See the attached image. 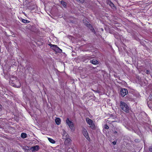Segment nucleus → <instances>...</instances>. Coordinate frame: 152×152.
<instances>
[{"mask_svg":"<svg viewBox=\"0 0 152 152\" xmlns=\"http://www.w3.org/2000/svg\"><path fill=\"white\" fill-rule=\"evenodd\" d=\"M21 136L22 138H25L27 137V136L26 133H22L21 134Z\"/></svg>","mask_w":152,"mask_h":152,"instance_id":"4468645a","label":"nucleus"},{"mask_svg":"<svg viewBox=\"0 0 152 152\" xmlns=\"http://www.w3.org/2000/svg\"><path fill=\"white\" fill-rule=\"evenodd\" d=\"M113 133L115 134H117V132L116 131H115L113 132Z\"/></svg>","mask_w":152,"mask_h":152,"instance_id":"5701e85b","label":"nucleus"},{"mask_svg":"<svg viewBox=\"0 0 152 152\" xmlns=\"http://www.w3.org/2000/svg\"><path fill=\"white\" fill-rule=\"evenodd\" d=\"M33 151H38L39 149V146L38 145H36L35 146L32 147L31 148Z\"/></svg>","mask_w":152,"mask_h":152,"instance_id":"423d86ee","label":"nucleus"},{"mask_svg":"<svg viewBox=\"0 0 152 152\" xmlns=\"http://www.w3.org/2000/svg\"><path fill=\"white\" fill-rule=\"evenodd\" d=\"M67 136H69L68 134L66 135V137L65 138V143L66 144H69L71 142V139L70 138H68V137H67Z\"/></svg>","mask_w":152,"mask_h":152,"instance_id":"0eeeda50","label":"nucleus"},{"mask_svg":"<svg viewBox=\"0 0 152 152\" xmlns=\"http://www.w3.org/2000/svg\"><path fill=\"white\" fill-rule=\"evenodd\" d=\"M104 128L105 129H107L109 128V126L106 124L104 125Z\"/></svg>","mask_w":152,"mask_h":152,"instance_id":"aec40b11","label":"nucleus"},{"mask_svg":"<svg viewBox=\"0 0 152 152\" xmlns=\"http://www.w3.org/2000/svg\"><path fill=\"white\" fill-rule=\"evenodd\" d=\"M82 132L84 136L85 137L88 141L90 142L91 140V139L89 136L88 134L87 130L85 128H83V129Z\"/></svg>","mask_w":152,"mask_h":152,"instance_id":"20e7f679","label":"nucleus"},{"mask_svg":"<svg viewBox=\"0 0 152 152\" xmlns=\"http://www.w3.org/2000/svg\"><path fill=\"white\" fill-rule=\"evenodd\" d=\"M120 94L122 97L128 94V91L126 88H122L120 90Z\"/></svg>","mask_w":152,"mask_h":152,"instance_id":"39448f33","label":"nucleus"},{"mask_svg":"<svg viewBox=\"0 0 152 152\" xmlns=\"http://www.w3.org/2000/svg\"><path fill=\"white\" fill-rule=\"evenodd\" d=\"M55 121L56 124L58 125H59L61 123V119L59 118H56L55 119Z\"/></svg>","mask_w":152,"mask_h":152,"instance_id":"9d476101","label":"nucleus"},{"mask_svg":"<svg viewBox=\"0 0 152 152\" xmlns=\"http://www.w3.org/2000/svg\"><path fill=\"white\" fill-rule=\"evenodd\" d=\"M66 123L69 128L72 130L74 131L75 128L74 127V123L72 122L69 120V118H67L66 120Z\"/></svg>","mask_w":152,"mask_h":152,"instance_id":"7ed1b4c3","label":"nucleus"},{"mask_svg":"<svg viewBox=\"0 0 152 152\" xmlns=\"http://www.w3.org/2000/svg\"><path fill=\"white\" fill-rule=\"evenodd\" d=\"M146 73L147 74H148L150 73V71L149 70H147L146 71Z\"/></svg>","mask_w":152,"mask_h":152,"instance_id":"4be33fe9","label":"nucleus"},{"mask_svg":"<svg viewBox=\"0 0 152 152\" xmlns=\"http://www.w3.org/2000/svg\"><path fill=\"white\" fill-rule=\"evenodd\" d=\"M149 150L150 152H152V145L149 147Z\"/></svg>","mask_w":152,"mask_h":152,"instance_id":"412c9836","label":"nucleus"},{"mask_svg":"<svg viewBox=\"0 0 152 152\" xmlns=\"http://www.w3.org/2000/svg\"><path fill=\"white\" fill-rule=\"evenodd\" d=\"M86 119L87 123L89 125L93 122V120L90 119L89 118H86Z\"/></svg>","mask_w":152,"mask_h":152,"instance_id":"6e6552de","label":"nucleus"},{"mask_svg":"<svg viewBox=\"0 0 152 152\" xmlns=\"http://www.w3.org/2000/svg\"><path fill=\"white\" fill-rule=\"evenodd\" d=\"M91 28L90 29L91 30V31L92 32H93L94 33V34H95L96 32L93 27H92V26H91Z\"/></svg>","mask_w":152,"mask_h":152,"instance_id":"f3484780","label":"nucleus"},{"mask_svg":"<svg viewBox=\"0 0 152 152\" xmlns=\"http://www.w3.org/2000/svg\"><path fill=\"white\" fill-rule=\"evenodd\" d=\"M113 145H115L116 143V142L114 141L113 142Z\"/></svg>","mask_w":152,"mask_h":152,"instance_id":"b1692460","label":"nucleus"},{"mask_svg":"<svg viewBox=\"0 0 152 152\" xmlns=\"http://www.w3.org/2000/svg\"><path fill=\"white\" fill-rule=\"evenodd\" d=\"M48 139L49 141L52 144H54L55 143V140L52 138H48Z\"/></svg>","mask_w":152,"mask_h":152,"instance_id":"ddd939ff","label":"nucleus"},{"mask_svg":"<svg viewBox=\"0 0 152 152\" xmlns=\"http://www.w3.org/2000/svg\"><path fill=\"white\" fill-rule=\"evenodd\" d=\"M120 107L121 109L126 112L128 113L129 112V108L127 104L124 102L122 101L120 102Z\"/></svg>","mask_w":152,"mask_h":152,"instance_id":"f257e3e1","label":"nucleus"},{"mask_svg":"<svg viewBox=\"0 0 152 152\" xmlns=\"http://www.w3.org/2000/svg\"><path fill=\"white\" fill-rule=\"evenodd\" d=\"M52 49L54 50L56 53H61L62 52V50L60 49L57 45H53L51 44H49Z\"/></svg>","mask_w":152,"mask_h":152,"instance_id":"f03ea898","label":"nucleus"},{"mask_svg":"<svg viewBox=\"0 0 152 152\" xmlns=\"http://www.w3.org/2000/svg\"><path fill=\"white\" fill-rule=\"evenodd\" d=\"M22 22L24 23H28L30 22L29 21L24 19H22Z\"/></svg>","mask_w":152,"mask_h":152,"instance_id":"2eb2a0df","label":"nucleus"},{"mask_svg":"<svg viewBox=\"0 0 152 152\" xmlns=\"http://www.w3.org/2000/svg\"><path fill=\"white\" fill-rule=\"evenodd\" d=\"M68 152H70V151H68Z\"/></svg>","mask_w":152,"mask_h":152,"instance_id":"393cba45","label":"nucleus"},{"mask_svg":"<svg viewBox=\"0 0 152 152\" xmlns=\"http://www.w3.org/2000/svg\"><path fill=\"white\" fill-rule=\"evenodd\" d=\"M85 25L86 26L88 27H91L92 26L88 22H87V23L85 24Z\"/></svg>","mask_w":152,"mask_h":152,"instance_id":"a211bd4d","label":"nucleus"},{"mask_svg":"<svg viewBox=\"0 0 152 152\" xmlns=\"http://www.w3.org/2000/svg\"><path fill=\"white\" fill-rule=\"evenodd\" d=\"M90 62L91 63L94 65H96L99 64L98 61L97 60L95 59L91 60Z\"/></svg>","mask_w":152,"mask_h":152,"instance_id":"1a4fd4ad","label":"nucleus"},{"mask_svg":"<svg viewBox=\"0 0 152 152\" xmlns=\"http://www.w3.org/2000/svg\"><path fill=\"white\" fill-rule=\"evenodd\" d=\"M60 3L64 7V8H66V3L64 1L62 0L61 1Z\"/></svg>","mask_w":152,"mask_h":152,"instance_id":"f8f14e48","label":"nucleus"},{"mask_svg":"<svg viewBox=\"0 0 152 152\" xmlns=\"http://www.w3.org/2000/svg\"><path fill=\"white\" fill-rule=\"evenodd\" d=\"M110 6L112 8L113 7H115V6L114 4H113V3H112L111 2H110Z\"/></svg>","mask_w":152,"mask_h":152,"instance_id":"6ab92c4d","label":"nucleus"},{"mask_svg":"<svg viewBox=\"0 0 152 152\" xmlns=\"http://www.w3.org/2000/svg\"><path fill=\"white\" fill-rule=\"evenodd\" d=\"M115 122H116V121H110L109 120H107V122L108 123H109V124H111L112 123H113Z\"/></svg>","mask_w":152,"mask_h":152,"instance_id":"dca6fc26","label":"nucleus"},{"mask_svg":"<svg viewBox=\"0 0 152 152\" xmlns=\"http://www.w3.org/2000/svg\"><path fill=\"white\" fill-rule=\"evenodd\" d=\"M90 127L93 130H94L96 129V126L94 122L89 125Z\"/></svg>","mask_w":152,"mask_h":152,"instance_id":"9b49d317","label":"nucleus"}]
</instances>
